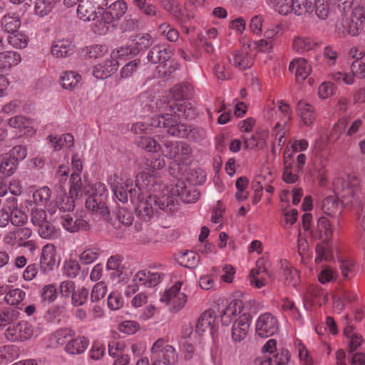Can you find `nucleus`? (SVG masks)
I'll list each match as a JSON object with an SVG mask.
<instances>
[{
    "mask_svg": "<svg viewBox=\"0 0 365 365\" xmlns=\"http://www.w3.org/2000/svg\"><path fill=\"white\" fill-rule=\"evenodd\" d=\"M2 29L7 33H14L21 26V21L18 15L8 14L1 20Z\"/></svg>",
    "mask_w": 365,
    "mask_h": 365,
    "instance_id": "37998d69",
    "label": "nucleus"
},
{
    "mask_svg": "<svg viewBox=\"0 0 365 365\" xmlns=\"http://www.w3.org/2000/svg\"><path fill=\"white\" fill-rule=\"evenodd\" d=\"M56 2H62L66 6L71 7L76 4V0H37L35 5L36 14L41 16L48 14Z\"/></svg>",
    "mask_w": 365,
    "mask_h": 365,
    "instance_id": "cd10ccee",
    "label": "nucleus"
},
{
    "mask_svg": "<svg viewBox=\"0 0 365 365\" xmlns=\"http://www.w3.org/2000/svg\"><path fill=\"white\" fill-rule=\"evenodd\" d=\"M152 43L151 36L148 34L136 36L133 40V54H136L140 51L149 47Z\"/></svg>",
    "mask_w": 365,
    "mask_h": 365,
    "instance_id": "e2e57ef3",
    "label": "nucleus"
},
{
    "mask_svg": "<svg viewBox=\"0 0 365 365\" xmlns=\"http://www.w3.org/2000/svg\"><path fill=\"white\" fill-rule=\"evenodd\" d=\"M155 197V206L157 210L160 209L165 212H172L175 207V199L173 196L162 195L159 197Z\"/></svg>",
    "mask_w": 365,
    "mask_h": 365,
    "instance_id": "a18cd8bd",
    "label": "nucleus"
},
{
    "mask_svg": "<svg viewBox=\"0 0 365 365\" xmlns=\"http://www.w3.org/2000/svg\"><path fill=\"white\" fill-rule=\"evenodd\" d=\"M81 78V76L75 71L64 72L61 77V86L64 89L73 90L78 86Z\"/></svg>",
    "mask_w": 365,
    "mask_h": 365,
    "instance_id": "de8ad7c7",
    "label": "nucleus"
},
{
    "mask_svg": "<svg viewBox=\"0 0 365 365\" xmlns=\"http://www.w3.org/2000/svg\"><path fill=\"white\" fill-rule=\"evenodd\" d=\"M159 33L171 42H175L179 38V32L171 25L163 23L160 25L158 29Z\"/></svg>",
    "mask_w": 365,
    "mask_h": 365,
    "instance_id": "774afa93",
    "label": "nucleus"
},
{
    "mask_svg": "<svg viewBox=\"0 0 365 365\" xmlns=\"http://www.w3.org/2000/svg\"><path fill=\"white\" fill-rule=\"evenodd\" d=\"M74 195L65 193L60 194L56 198V205L59 210L63 213L69 212L74 209L75 199Z\"/></svg>",
    "mask_w": 365,
    "mask_h": 365,
    "instance_id": "49530a36",
    "label": "nucleus"
},
{
    "mask_svg": "<svg viewBox=\"0 0 365 365\" xmlns=\"http://www.w3.org/2000/svg\"><path fill=\"white\" fill-rule=\"evenodd\" d=\"M299 171L296 168L293 170L292 163L287 160V157L284 156V169L283 173V180L287 183H294L298 180L297 173Z\"/></svg>",
    "mask_w": 365,
    "mask_h": 365,
    "instance_id": "69168bd1",
    "label": "nucleus"
},
{
    "mask_svg": "<svg viewBox=\"0 0 365 365\" xmlns=\"http://www.w3.org/2000/svg\"><path fill=\"white\" fill-rule=\"evenodd\" d=\"M365 22V10L363 7L355 8L349 18L343 19L336 25L335 33L339 37H345L347 35L358 36L364 28Z\"/></svg>",
    "mask_w": 365,
    "mask_h": 365,
    "instance_id": "7ed1b4c3",
    "label": "nucleus"
},
{
    "mask_svg": "<svg viewBox=\"0 0 365 365\" xmlns=\"http://www.w3.org/2000/svg\"><path fill=\"white\" fill-rule=\"evenodd\" d=\"M48 138L56 150H60L63 148H69L73 145L74 138L70 133H66L61 136L49 135Z\"/></svg>",
    "mask_w": 365,
    "mask_h": 365,
    "instance_id": "c03bdc74",
    "label": "nucleus"
},
{
    "mask_svg": "<svg viewBox=\"0 0 365 365\" xmlns=\"http://www.w3.org/2000/svg\"><path fill=\"white\" fill-rule=\"evenodd\" d=\"M217 314L212 309L205 310L200 316L196 324V331L199 334H203L209 331L213 334L214 330L217 325Z\"/></svg>",
    "mask_w": 365,
    "mask_h": 365,
    "instance_id": "ddd939ff",
    "label": "nucleus"
},
{
    "mask_svg": "<svg viewBox=\"0 0 365 365\" xmlns=\"http://www.w3.org/2000/svg\"><path fill=\"white\" fill-rule=\"evenodd\" d=\"M29 41L28 36L22 32H14L9 35V43L16 48H24Z\"/></svg>",
    "mask_w": 365,
    "mask_h": 365,
    "instance_id": "6e6d98bb",
    "label": "nucleus"
},
{
    "mask_svg": "<svg viewBox=\"0 0 365 365\" xmlns=\"http://www.w3.org/2000/svg\"><path fill=\"white\" fill-rule=\"evenodd\" d=\"M180 264L187 268H195L200 262L199 255L192 251L183 253L180 257Z\"/></svg>",
    "mask_w": 365,
    "mask_h": 365,
    "instance_id": "0e129e2a",
    "label": "nucleus"
},
{
    "mask_svg": "<svg viewBox=\"0 0 365 365\" xmlns=\"http://www.w3.org/2000/svg\"><path fill=\"white\" fill-rule=\"evenodd\" d=\"M75 46L72 41L68 38L56 40L51 47V53L53 56L62 58L69 56L74 52Z\"/></svg>",
    "mask_w": 365,
    "mask_h": 365,
    "instance_id": "4be33fe9",
    "label": "nucleus"
},
{
    "mask_svg": "<svg viewBox=\"0 0 365 365\" xmlns=\"http://www.w3.org/2000/svg\"><path fill=\"white\" fill-rule=\"evenodd\" d=\"M100 256V249L96 247H86L78 255V259L83 264H90L94 262Z\"/></svg>",
    "mask_w": 365,
    "mask_h": 365,
    "instance_id": "8fccbe9b",
    "label": "nucleus"
},
{
    "mask_svg": "<svg viewBox=\"0 0 365 365\" xmlns=\"http://www.w3.org/2000/svg\"><path fill=\"white\" fill-rule=\"evenodd\" d=\"M243 302L240 299L232 300L221 314V322L222 325L228 326L242 315Z\"/></svg>",
    "mask_w": 365,
    "mask_h": 365,
    "instance_id": "f3484780",
    "label": "nucleus"
},
{
    "mask_svg": "<svg viewBox=\"0 0 365 365\" xmlns=\"http://www.w3.org/2000/svg\"><path fill=\"white\" fill-rule=\"evenodd\" d=\"M296 111L302 123L306 126H311L315 120L314 110L311 104L304 100H300L297 105Z\"/></svg>",
    "mask_w": 365,
    "mask_h": 365,
    "instance_id": "393cba45",
    "label": "nucleus"
},
{
    "mask_svg": "<svg viewBox=\"0 0 365 365\" xmlns=\"http://www.w3.org/2000/svg\"><path fill=\"white\" fill-rule=\"evenodd\" d=\"M192 87L190 83H180L170 90V93L176 101L187 98L192 95Z\"/></svg>",
    "mask_w": 365,
    "mask_h": 365,
    "instance_id": "864d4df0",
    "label": "nucleus"
},
{
    "mask_svg": "<svg viewBox=\"0 0 365 365\" xmlns=\"http://www.w3.org/2000/svg\"><path fill=\"white\" fill-rule=\"evenodd\" d=\"M274 179V174L268 165H263L255 175L254 183L257 185L259 191H262L264 186L271 183Z\"/></svg>",
    "mask_w": 365,
    "mask_h": 365,
    "instance_id": "72a5a7b5",
    "label": "nucleus"
},
{
    "mask_svg": "<svg viewBox=\"0 0 365 365\" xmlns=\"http://www.w3.org/2000/svg\"><path fill=\"white\" fill-rule=\"evenodd\" d=\"M32 124V120L24 115H16L9 120V126L18 129L21 133L26 135H32L35 133L36 130Z\"/></svg>",
    "mask_w": 365,
    "mask_h": 365,
    "instance_id": "bb28decb",
    "label": "nucleus"
},
{
    "mask_svg": "<svg viewBox=\"0 0 365 365\" xmlns=\"http://www.w3.org/2000/svg\"><path fill=\"white\" fill-rule=\"evenodd\" d=\"M328 300L327 293L321 287H312L304 296V305L309 309L312 304L322 305Z\"/></svg>",
    "mask_w": 365,
    "mask_h": 365,
    "instance_id": "5701e85b",
    "label": "nucleus"
},
{
    "mask_svg": "<svg viewBox=\"0 0 365 365\" xmlns=\"http://www.w3.org/2000/svg\"><path fill=\"white\" fill-rule=\"evenodd\" d=\"M265 272V269L260 267L252 269L250 273V284L257 289L264 287L266 285V279L263 277L262 274Z\"/></svg>",
    "mask_w": 365,
    "mask_h": 365,
    "instance_id": "5fc2aeb1",
    "label": "nucleus"
},
{
    "mask_svg": "<svg viewBox=\"0 0 365 365\" xmlns=\"http://www.w3.org/2000/svg\"><path fill=\"white\" fill-rule=\"evenodd\" d=\"M317 46V43L309 37L297 36L294 38L292 43V47L298 53H304L314 49Z\"/></svg>",
    "mask_w": 365,
    "mask_h": 365,
    "instance_id": "79ce46f5",
    "label": "nucleus"
},
{
    "mask_svg": "<svg viewBox=\"0 0 365 365\" xmlns=\"http://www.w3.org/2000/svg\"><path fill=\"white\" fill-rule=\"evenodd\" d=\"M128 6L125 1L117 0L112 3L108 9L103 11L106 14V19H111L113 22L119 21L126 13Z\"/></svg>",
    "mask_w": 365,
    "mask_h": 365,
    "instance_id": "2f4dec72",
    "label": "nucleus"
},
{
    "mask_svg": "<svg viewBox=\"0 0 365 365\" xmlns=\"http://www.w3.org/2000/svg\"><path fill=\"white\" fill-rule=\"evenodd\" d=\"M38 233L41 238L47 240L55 239L60 236V230L48 222L38 227Z\"/></svg>",
    "mask_w": 365,
    "mask_h": 365,
    "instance_id": "4d7b16f0",
    "label": "nucleus"
},
{
    "mask_svg": "<svg viewBox=\"0 0 365 365\" xmlns=\"http://www.w3.org/2000/svg\"><path fill=\"white\" fill-rule=\"evenodd\" d=\"M106 200L90 195L86 200V205L88 210L106 219L109 216V210L106 203Z\"/></svg>",
    "mask_w": 365,
    "mask_h": 365,
    "instance_id": "7c9ffc66",
    "label": "nucleus"
},
{
    "mask_svg": "<svg viewBox=\"0 0 365 365\" xmlns=\"http://www.w3.org/2000/svg\"><path fill=\"white\" fill-rule=\"evenodd\" d=\"M161 152L168 158L184 162L190 158L192 148L184 142L166 141L161 149Z\"/></svg>",
    "mask_w": 365,
    "mask_h": 365,
    "instance_id": "0eeeda50",
    "label": "nucleus"
},
{
    "mask_svg": "<svg viewBox=\"0 0 365 365\" xmlns=\"http://www.w3.org/2000/svg\"><path fill=\"white\" fill-rule=\"evenodd\" d=\"M182 284V281L175 282L160 297V302L164 303L172 313H177L182 309L187 302V295L181 291Z\"/></svg>",
    "mask_w": 365,
    "mask_h": 365,
    "instance_id": "20e7f679",
    "label": "nucleus"
},
{
    "mask_svg": "<svg viewBox=\"0 0 365 365\" xmlns=\"http://www.w3.org/2000/svg\"><path fill=\"white\" fill-rule=\"evenodd\" d=\"M289 69L291 72L294 73L297 81L305 80L312 71L311 64L302 58L292 61Z\"/></svg>",
    "mask_w": 365,
    "mask_h": 365,
    "instance_id": "412c9836",
    "label": "nucleus"
},
{
    "mask_svg": "<svg viewBox=\"0 0 365 365\" xmlns=\"http://www.w3.org/2000/svg\"><path fill=\"white\" fill-rule=\"evenodd\" d=\"M26 292L19 289L15 288L9 290L5 295L6 302L11 305H17L20 304L25 298Z\"/></svg>",
    "mask_w": 365,
    "mask_h": 365,
    "instance_id": "680f3d73",
    "label": "nucleus"
},
{
    "mask_svg": "<svg viewBox=\"0 0 365 365\" xmlns=\"http://www.w3.org/2000/svg\"><path fill=\"white\" fill-rule=\"evenodd\" d=\"M251 322V315L249 313H244L233 322L231 336L234 341H241L246 338Z\"/></svg>",
    "mask_w": 365,
    "mask_h": 365,
    "instance_id": "f8f14e48",
    "label": "nucleus"
},
{
    "mask_svg": "<svg viewBox=\"0 0 365 365\" xmlns=\"http://www.w3.org/2000/svg\"><path fill=\"white\" fill-rule=\"evenodd\" d=\"M74 336V331L71 329H60L53 332L49 336L50 346L57 347L58 346H66L70 337Z\"/></svg>",
    "mask_w": 365,
    "mask_h": 365,
    "instance_id": "c9c22d12",
    "label": "nucleus"
},
{
    "mask_svg": "<svg viewBox=\"0 0 365 365\" xmlns=\"http://www.w3.org/2000/svg\"><path fill=\"white\" fill-rule=\"evenodd\" d=\"M314 0H293V12L301 16L304 14H312Z\"/></svg>",
    "mask_w": 365,
    "mask_h": 365,
    "instance_id": "09e8293b",
    "label": "nucleus"
},
{
    "mask_svg": "<svg viewBox=\"0 0 365 365\" xmlns=\"http://www.w3.org/2000/svg\"><path fill=\"white\" fill-rule=\"evenodd\" d=\"M70 195H74L76 197L81 196L83 193H89L90 191L88 190L86 185H83L81 175L76 173H73L70 179Z\"/></svg>",
    "mask_w": 365,
    "mask_h": 365,
    "instance_id": "a19ab883",
    "label": "nucleus"
},
{
    "mask_svg": "<svg viewBox=\"0 0 365 365\" xmlns=\"http://www.w3.org/2000/svg\"><path fill=\"white\" fill-rule=\"evenodd\" d=\"M333 230L329 221L325 217L318 219L317 226L312 231L314 238L322 240V242H329L332 235Z\"/></svg>",
    "mask_w": 365,
    "mask_h": 365,
    "instance_id": "c85d7f7f",
    "label": "nucleus"
},
{
    "mask_svg": "<svg viewBox=\"0 0 365 365\" xmlns=\"http://www.w3.org/2000/svg\"><path fill=\"white\" fill-rule=\"evenodd\" d=\"M293 0H274L272 3L274 10L282 15H287L293 11Z\"/></svg>",
    "mask_w": 365,
    "mask_h": 365,
    "instance_id": "338daca9",
    "label": "nucleus"
},
{
    "mask_svg": "<svg viewBox=\"0 0 365 365\" xmlns=\"http://www.w3.org/2000/svg\"><path fill=\"white\" fill-rule=\"evenodd\" d=\"M89 343V339L87 337L83 335H76L74 331V336L70 337L68 344L64 346V351L71 356L80 355L86 351Z\"/></svg>",
    "mask_w": 365,
    "mask_h": 365,
    "instance_id": "a211bd4d",
    "label": "nucleus"
},
{
    "mask_svg": "<svg viewBox=\"0 0 365 365\" xmlns=\"http://www.w3.org/2000/svg\"><path fill=\"white\" fill-rule=\"evenodd\" d=\"M250 50L269 53L273 48V42L270 39H260L259 41L248 40L245 42Z\"/></svg>",
    "mask_w": 365,
    "mask_h": 365,
    "instance_id": "3c124183",
    "label": "nucleus"
},
{
    "mask_svg": "<svg viewBox=\"0 0 365 365\" xmlns=\"http://www.w3.org/2000/svg\"><path fill=\"white\" fill-rule=\"evenodd\" d=\"M321 209L325 215L335 217L341 210L340 201L334 196H329L322 200Z\"/></svg>",
    "mask_w": 365,
    "mask_h": 365,
    "instance_id": "473e14b6",
    "label": "nucleus"
},
{
    "mask_svg": "<svg viewBox=\"0 0 365 365\" xmlns=\"http://www.w3.org/2000/svg\"><path fill=\"white\" fill-rule=\"evenodd\" d=\"M118 66V62L108 59L96 65L93 67V74L96 78L103 80L115 73Z\"/></svg>",
    "mask_w": 365,
    "mask_h": 365,
    "instance_id": "b1692460",
    "label": "nucleus"
},
{
    "mask_svg": "<svg viewBox=\"0 0 365 365\" xmlns=\"http://www.w3.org/2000/svg\"><path fill=\"white\" fill-rule=\"evenodd\" d=\"M169 134L173 136L186 138L195 143H202L205 140L207 133L205 129L201 127H191L186 124H178L169 130Z\"/></svg>",
    "mask_w": 365,
    "mask_h": 365,
    "instance_id": "9d476101",
    "label": "nucleus"
},
{
    "mask_svg": "<svg viewBox=\"0 0 365 365\" xmlns=\"http://www.w3.org/2000/svg\"><path fill=\"white\" fill-rule=\"evenodd\" d=\"M56 249L52 244H46L42 248L40 265L45 270H51L56 265Z\"/></svg>",
    "mask_w": 365,
    "mask_h": 365,
    "instance_id": "a878e982",
    "label": "nucleus"
},
{
    "mask_svg": "<svg viewBox=\"0 0 365 365\" xmlns=\"http://www.w3.org/2000/svg\"><path fill=\"white\" fill-rule=\"evenodd\" d=\"M150 351L153 359L160 360L165 365H173L178 362V354L175 349L163 338L153 343Z\"/></svg>",
    "mask_w": 365,
    "mask_h": 365,
    "instance_id": "423d86ee",
    "label": "nucleus"
},
{
    "mask_svg": "<svg viewBox=\"0 0 365 365\" xmlns=\"http://www.w3.org/2000/svg\"><path fill=\"white\" fill-rule=\"evenodd\" d=\"M153 182V178L145 173L137 176L135 187H138V190L132 187L130 181L125 183L127 188H129L130 200L135 206L137 215L145 221L150 220L153 217L155 212L157 211L155 206V197L144 193V191L150 190Z\"/></svg>",
    "mask_w": 365,
    "mask_h": 365,
    "instance_id": "f257e3e1",
    "label": "nucleus"
},
{
    "mask_svg": "<svg viewBox=\"0 0 365 365\" xmlns=\"http://www.w3.org/2000/svg\"><path fill=\"white\" fill-rule=\"evenodd\" d=\"M108 0H76L77 16L83 21H94L98 17L97 10L103 9Z\"/></svg>",
    "mask_w": 365,
    "mask_h": 365,
    "instance_id": "6e6552de",
    "label": "nucleus"
},
{
    "mask_svg": "<svg viewBox=\"0 0 365 365\" xmlns=\"http://www.w3.org/2000/svg\"><path fill=\"white\" fill-rule=\"evenodd\" d=\"M51 190L46 186L41 187L33 193V201L38 206L47 207L48 212L52 215L56 212V204L51 202Z\"/></svg>",
    "mask_w": 365,
    "mask_h": 365,
    "instance_id": "aec40b11",
    "label": "nucleus"
},
{
    "mask_svg": "<svg viewBox=\"0 0 365 365\" xmlns=\"http://www.w3.org/2000/svg\"><path fill=\"white\" fill-rule=\"evenodd\" d=\"M279 267L284 282L296 286L299 279V275L297 270L294 269L290 263L285 259L281 260L279 262Z\"/></svg>",
    "mask_w": 365,
    "mask_h": 365,
    "instance_id": "f704fd0d",
    "label": "nucleus"
},
{
    "mask_svg": "<svg viewBox=\"0 0 365 365\" xmlns=\"http://www.w3.org/2000/svg\"><path fill=\"white\" fill-rule=\"evenodd\" d=\"M279 329L277 318L270 313H264L259 316L256 321V334L262 338L274 335Z\"/></svg>",
    "mask_w": 365,
    "mask_h": 365,
    "instance_id": "9b49d317",
    "label": "nucleus"
},
{
    "mask_svg": "<svg viewBox=\"0 0 365 365\" xmlns=\"http://www.w3.org/2000/svg\"><path fill=\"white\" fill-rule=\"evenodd\" d=\"M331 12V5L328 0H314L313 13L320 20H325Z\"/></svg>",
    "mask_w": 365,
    "mask_h": 365,
    "instance_id": "603ef678",
    "label": "nucleus"
},
{
    "mask_svg": "<svg viewBox=\"0 0 365 365\" xmlns=\"http://www.w3.org/2000/svg\"><path fill=\"white\" fill-rule=\"evenodd\" d=\"M294 346L298 353V356L301 363L303 365H313V360L309 355V351L300 340H295Z\"/></svg>",
    "mask_w": 365,
    "mask_h": 365,
    "instance_id": "052dcab7",
    "label": "nucleus"
},
{
    "mask_svg": "<svg viewBox=\"0 0 365 365\" xmlns=\"http://www.w3.org/2000/svg\"><path fill=\"white\" fill-rule=\"evenodd\" d=\"M33 232L29 227H20L6 232L3 238L4 244L11 247H21L25 240L29 239Z\"/></svg>",
    "mask_w": 365,
    "mask_h": 365,
    "instance_id": "dca6fc26",
    "label": "nucleus"
},
{
    "mask_svg": "<svg viewBox=\"0 0 365 365\" xmlns=\"http://www.w3.org/2000/svg\"><path fill=\"white\" fill-rule=\"evenodd\" d=\"M334 255L332 246L329 242H322L316 247L315 262L320 263L334 259Z\"/></svg>",
    "mask_w": 365,
    "mask_h": 365,
    "instance_id": "e433bc0d",
    "label": "nucleus"
},
{
    "mask_svg": "<svg viewBox=\"0 0 365 365\" xmlns=\"http://www.w3.org/2000/svg\"><path fill=\"white\" fill-rule=\"evenodd\" d=\"M16 160L11 158L9 155L5 156L0 165V173L6 177L11 176L18 167Z\"/></svg>",
    "mask_w": 365,
    "mask_h": 365,
    "instance_id": "13d9d810",
    "label": "nucleus"
},
{
    "mask_svg": "<svg viewBox=\"0 0 365 365\" xmlns=\"http://www.w3.org/2000/svg\"><path fill=\"white\" fill-rule=\"evenodd\" d=\"M21 56L14 51H0V70L9 71L12 67L18 66L21 62Z\"/></svg>",
    "mask_w": 365,
    "mask_h": 365,
    "instance_id": "c756f323",
    "label": "nucleus"
},
{
    "mask_svg": "<svg viewBox=\"0 0 365 365\" xmlns=\"http://www.w3.org/2000/svg\"><path fill=\"white\" fill-rule=\"evenodd\" d=\"M20 354L19 347L15 345L8 344L0 346V364H6L17 358Z\"/></svg>",
    "mask_w": 365,
    "mask_h": 365,
    "instance_id": "ea45409f",
    "label": "nucleus"
},
{
    "mask_svg": "<svg viewBox=\"0 0 365 365\" xmlns=\"http://www.w3.org/2000/svg\"><path fill=\"white\" fill-rule=\"evenodd\" d=\"M164 278V274L147 270H140L133 277V282L138 283L147 287H153L158 285Z\"/></svg>",
    "mask_w": 365,
    "mask_h": 365,
    "instance_id": "6ab92c4d",
    "label": "nucleus"
},
{
    "mask_svg": "<svg viewBox=\"0 0 365 365\" xmlns=\"http://www.w3.org/2000/svg\"><path fill=\"white\" fill-rule=\"evenodd\" d=\"M249 51H251L245 42L240 50L232 53V58L229 57L230 63L240 70L250 68L253 64V57Z\"/></svg>",
    "mask_w": 365,
    "mask_h": 365,
    "instance_id": "2eb2a0df",
    "label": "nucleus"
},
{
    "mask_svg": "<svg viewBox=\"0 0 365 365\" xmlns=\"http://www.w3.org/2000/svg\"><path fill=\"white\" fill-rule=\"evenodd\" d=\"M122 261L123 258L120 255H113L108 259L106 269L110 272L111 278H118L123 274L124 267L122 264Z\"/></svg>",
    "mask_w": 365,
    "mask_h": 365,
    "instance_id": "4c0bfd02",
    "label": "nucleus"
},
{
    "mask_svg": "<svg viewBox=\"0 0 365 365\" xmlns=\"http://www.w3.org/2000/svg\"><path fill=\"white\" fill-rule=\"evenodd\" d=\"M334 184L344 203L354 205L358 202L359 179L356 176L348 175L346 179L337 178Z\"/></svg>",
    "mask_w": 365,
    "mask_h": 365,
    "instance_id": "39448f33",
    "label": "nucleus"
},
{
    "mask_svg": "<svg viewBox=\"0 0 365 365\" xmlns=\"http://www.w3.org/2000/svg\"><path fill=\"white\" fill-rule=\"evenodd\" d=\"M5 337L10 341L21 342L31 339L35 331L32 326L26 321H21L9 326L5 330Z\"/></svg>",
    "mask_w": 365,
    "mask_h": 365,
    "instance_id": "1a4fd4ad",
    "label": "nucleus"
},
{
    "mask_svg": "<svg viewBox=\"0 0 365 365\" xmlns=\"http://www.w3.org/2000/svg\"><path fill=\"white\" fill-rule=\"evenodd\" d=\"M170 58V53L164 46H155L148 53V61L152 63H162Z\"/></svg>",
    "mask_w": 365,
    "mask_h": 365,
    "instance_id": "58836bf2",
    "label": "nucleus"
},
{
    "mask_svg": "<svg viewBox=\"0 0 365 365\" xmlns=\"http://www.w3.org/2000/svg\"><path fill=\"white\" fill-rule=\"evenodd\" d=\"M170 113L156 115L150 120V126L167 128V132L173 127L178 126L177 119L187 118L189 113L186 111V106L182 103L173 102L169 105Z\"/></svg>",
    "mask_w": 365,
    "mask_h": 365,
    "instance_id": "f03ea898",
    "label": "nucleus"
},
{
    "mask_svg": "<svg viewBox=\"0 0 365 365\" xmlns=\"http://www.w3.org/2000/svg\"><path fill=\"white\" fill-rule=\"evenodd\" d=\"M58 220L63 229L69 232H76L89 228L87 221L73 214L63 213Z\"/></svg>",
    "mask_w": 365,
    "mask_h": 365,
    "instance_id": "4468645a",
    "label": "nucleus"
},
{
    "mask_svg": "<svg viewBox=\"0 0 365 365\" xmlns=\"http://www.w3.org/2000/svg\"><path fill=\"white\" fill-rule=\"evenodd\" d=\"M113 21L111 19H107L106 14L103 12L100 19H98L93 26V31L98 35L106 34L111 26Z\"/></svg>",
    "mask_w": 365,
    "mask_h": 365,
    "instance_id": "bf43d9fd",
    "label": "nucleus"
}]
</instances>
